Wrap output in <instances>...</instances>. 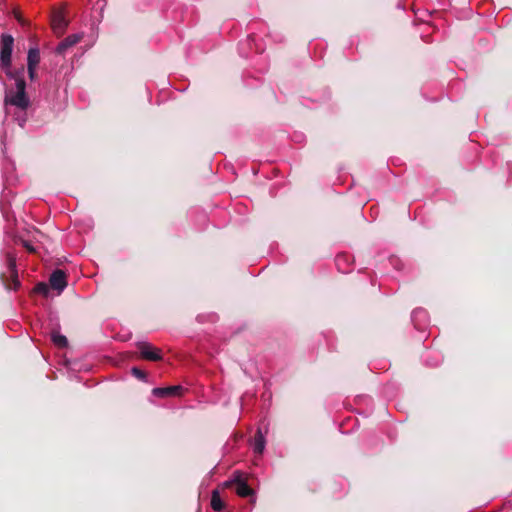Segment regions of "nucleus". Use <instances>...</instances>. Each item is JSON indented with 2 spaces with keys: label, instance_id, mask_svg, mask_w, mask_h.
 <instances>
[{
  "label": "nucleus",
  "instance_id": "1",
  "mask_svg": "<svg viewBox=\"0 0 512 512\" xmlns=\"http://www.w3.org/2000/svg\"><path fill=\"white\" fill-rule=\"evenodd\" d=\"M16 90L8 89L5 93L4 104L15 106L20 110H26L30 106V99L26 94V83L20 82Z\"/></svg>",
  "mask_w": 512,
  "mask_h": 512
},
{
  "label": "nucleus",
  "instance_id": "2",
  "mask_svg": "<svg viewBox=\"0 0 512 512\" xmlns=\"http://www.w3.org/2000/svg\"><path fill=\"white\" fill-rule=\"evenodd\" d=\"M14 38L10 34H2L0 41V65L1 67L12 66V52Z\"/></svg>",
  "mask_w": 512,
  "mask_h": 512
},
{
  "label": "nucleus",
  "instance_id": "3",
  "mask_svg": "<svg viewBox=\"0 0 512 512\" xmlns=\"http://www.w3.org/2000/svg\"><path fill=\"white\" fill-rule=\"evenodd\" d=\"M69 25L62 9L54 10L51 15V28L57 37H61Z\"/></svg>",
  "mask_w": 512,
  "mask_h": 512
},
{
  "label": "nucleus",
  "instance_id": "4",
  "mask_svg": "<svg viewBox=\"0 0 512 512\" xmlns=\"http://www.w3.org/2000/svg\"><path fill=\"white\" fill-rule=\"evenodd\" d=\"M137 348L140 352L141 358L148 361H160L162 360L161 350L152 346L148 342H138Z\"/></svg>",
  "mask_w": 512,
  "mask_h": 512
},
{
  "label": "nucleus",
  "instance_id": "5",
  "mask_svg": "<svg viewBox=\"0 0 512 512\" xmlns=\"http://www.w3.org/2000/svg\"><path fill=\"white\" fill-rule=\"evenodd\" d=\"M83 37V33H75L67 36L57 45L55 52L58 55H64L69 48L79 43Z\"/></svg>",
  "mask_w": 512,
  "mask_h": 512
},
{
  "label": "nucleus",
  "instance_id": "6",
  "mask_svg": "<svg viewBox=\"0 0 512 512\" xmlns=\"http://www.w3.org/2000/svg\"><path fill=\"white\" fill-rule=\"evenodd\" d=\"M49 284L54 290L62 292L67 286L66 273L63 270L56 269L50 275Z\"/></svg>",
  "mask_w": 512,
  "mask_h": 512
},
{
  "label": "nucleus",
  "instance_id": "7",
  "mask_svg": "<svg viewBox=\"0 0 512 512\" xmlns=\"http://www.w3.org/2000/svg\"><path fill=\"white\" fill-rule=\"evenodd\" d=\"M183 387L180 385L176 386H168V387H159L154 388L152 390V394L156 397H171V396H180L183 392Z\"/></svg>",
  "mask_w": 512,
  "mask_h": 512
},
{
  "label": "nucleus",
  "instance_id": "8",
  "mask_svg": "<svg viewBox=\"0 0 512 512\" xmlns=\"http://www.w3.org/2000/svg\"><path fill=\"white\" fill-rule=\"evenodd\" d=\"M12 66L2 67L5 71L6 76L15 81V87L19 85L20 82L26 83L24 79V66L17 68L15 70L11 69Z\"/></svg>",
  "mask_w": 512,
  "mask_h": 512
},
{
  "label": "nucleus",
  "instance_id": "9",
  "mask_svg": "<svg viewBox=\"0 0 512 512\" xmlns=\"http://www.w3.org/2000/svg\"><path fill=\"white\" fill-rule=\"evenodd\" d=\"M234 483L236 484V493L240 497H249L254 494L253 489L247 484L246 481L240 478V476L234 479Z\"/></svg>",
  "mask_w": 512,
  "mask_h": 512
},
{
  "label": "nucleus",
  "instance_id": "10",
  "mask_svg": "<svg viewBox=\"0 0 512 512\" xmlns=\"http://www.w3.org/2000/svg\"><path fill=\"white\" fill-rule=\"evenodd\" d=\"M40 62V51L37 48H30L27 55V68L37 67Z\"/></svg>",
  "mask_w": 512,
  "mask_h": 512
},
{
  "label": "nucleus",
  "instance_id": "11",
  "mask_svg": "<svg viewBox=\"0 0 512 512\" xmlns=\"http://www.w3.org/2000/svg\"><path fill=\"white\" fill-rule=\"evenodd\" d=\"M211 507L214 511L220 512L224 509V503L218 490H214L211 495Z\"/></svg>",
  "mask_w": 512,
  "mask_h": 512
},
{
  "label": "nucleus",
  "instance_id": "12",
  "mask_svg": "<svg viewBox=\"0 0 512 512\" xmlns=\"http://www.w3.org/2000/svg\"><path fill=\"white\" fill-rule=\"evenodd\" d=\"M51 340L54 343V345L57 346L58 348H66L68 346V340L66 336L61 335L57 331H52Z\"/></svg>",
  "mask_w": 512,
  "mask_h": 512
},
{
  "label": "nucleus",
  "instance_id": "13",
  "mask_svg": "<svg viewBox=\"0 0 512 512\" xmlns=\"http://www.w3.org/2000/svg\"><path fill=\"white\" fill-rule=\"evenodd\" d=\"M265 447V439L261 431L258 430L254 436V451L261 454Z\"/></svg>",
  "mask_w": 512,
  "mask_h": 512
},
{
  "label": "nucleus",
  "instance_id": "14",
  "mask_svg": "<svg viewBox=\"0 0 512 512\" xmlns=\"http://www.w3.org/2000/svg\"><path fill=\"white\" fill-rule=\"evenodd\" d=\"M7 266L11 277L14 278V282L19 285V281L17 280L16 259L10 254L7 255Z\"/></svg>",
  "mask_w": 512,
  "mask_h": 512
},
{
  "label": "nucleus",
  "instance_id": "15",
  "mask_svg": "<svg viewBox=\"0 0 512 512\" xmlns=\"http://www.w3.org/2000/svg\"><path fill=\"white\" fill-rule=\"evenodd\" d=\"M34 290L39 294L47 295L49 288L47 284H45L44 282H40L35 286Z\"/></svg>",
  "mask_w": 512,
  "mask_h": 512
},
{
  "label": "nucleus",
  "instance_id": "16",
  "mask_svg": "<svg viewBox=\"0 0 512 512\" xmlns=\"http://www.w3.org/2000/svg\"><path fill=\"white\" fill-rule=\"evenodd\" d=\"M131 373L136 377L138 378L139 380H145L146 377H147V374L146 372H144L143 370L137 368V367H133L131 369Z\"/></svg>",
  "mask_w": 512,
  "mask_h": 512
},
{
  "label": "nucleus",
  "instance_id": "17",
  "mask_svg": "<svg viewBox=\"0 0 512 512\" xmlns=\"http://www.w3.org/2000/svg\"><path fill=\"white\" fill-rule=\"evenodd\" d=\"M36 69H37V67L27 68L28 76H29V79L31 81H34L37 78V71H36Z\"/></svg>",
  "mask_w": 512,
  "mask_h": 512
},
{
  "label": "nucleus",
  "instance_id": "18",
  "mask_svg": "<svg viewBox=\"0 0 512 512\" xmlns=\"http://www.w3.org/2000/svg\"><path fill=\"white\" fill-rule=\"evenodd\" d=\"M23 245L27 249L28 252H30V253H34L35 252V248L29 242L24 241Z\"/></svg>",
  "mask_w": 512,
  "mask_h": 512
},
{
  "label": "nucleus",
  "instance_id": "19",
  "mask_svg": "<svg viewBox=\"0 0 512 512\" xmlns=\"http://www.w3.org/2000/svg\"><path fill=\"white\" fill-rule=\"evenodd\" d=\"M14 16H15V18L17 19V21L19 23H21V24L24 23L23 18H22L21 14L18 11H14Z\"/></svg>",
  "mask_w": 512,
  "mask_h": 512
}]
</instances>
